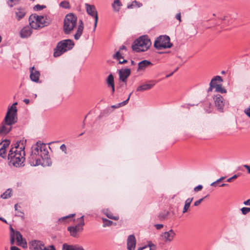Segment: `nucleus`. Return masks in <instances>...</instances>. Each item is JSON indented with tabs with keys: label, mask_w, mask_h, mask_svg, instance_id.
I'll use <instances>...</instances> for the list:
<instances>
[{
	"label": "nucleus",
	"mask_w": 250,
	"mask_h": 250,
	"mask_svg": "<svg viewBox=\"0 0 250 250\" xmlns=\"http://www.w3.org/2000/svg\"><path fill=\"white\" fill-rule=\"evenodd\" d=\"M26 140L18 141L9 151L8 159L10 165L18 167L23 166L25 161V144Z\"/></svg>",
	"instance_id": "f257e3e1"
},
{
	"label": "nucleus",
	"mask_w": 250,
	"mask_h": 250,
	"mask_svg": "<svg viewBox=\"0 0 250 250\" xmlns=\"http://www.w3.org/2000/svg\"><path fill=\"white\" fill-rule=\"evenodd\" d=\"M29 25L33 29H38L49 25L52 21L51 19L47 16H38L33 14L30 16L29 19Z\"/></svg>",
	"instance_id": "f03ea898"
},
{
	"label": "nucleus",
	"mask_w": 250,
	"mask_h": 250,
	"mask_svg": "<svg viewBox=\"0 0 250 250\" xmlns=\"http://www.w3.org/2000/svg\"><path fill=\"white\" fill-rule=\"evenodd\" d=\"M151 45V42L148 37L143 35L134 42L132 48L136 52H145L149 49Z\"/></svg>",
	"instance_id": "7ed1b4c3"
},
{
	"label": "nucleus",
	"mask_w": 250,
	"mask_h": 250,
	"mask_svg": "<svg viewBox=\"0 0 250 250\" xmlns=\"http://www.w3.org/2000/svg\"><path fill=\"white\" fill-rule=\"evenodd\" d=\"M74 44L73 41L70 39L63 40L58 42L54 49V57H60L64 53L70 50L73 48Z\"/></svg>",
	"instance_id": "20e7f679"
},
{
	"label": "nucleus",
	"mask_w": 250,
	"mask_h": 250,
	"mask_svg": "<svg viewBox=\"0 0 250 250\" xmlns=\"http://www.w3.org/2000/svg\"><path fill=\"white\" fill-rule=\"evenodd\" d=\"M77 18L72 13L65 16L63 22V31L65 34H69L76 26Z\"/></svg>",
	"instance_id": "39448f33"
},
{
	"label": "nucleus",
	"mask_w": 250,
	"mask_h": 250,
	"mask_svg": "<svg viewBox=\"0 0 250 250\" xmlns=\"http://www.w3.org/2000/svg\"><path fill=\"white\" fill-rule=\"evenodd\" d=\"M17 103H14L8 109L3 122L8 125H12L17 122V109L16 105Z\"/></svg>",
	"instance_id": "423d86ee"
},
{
	"label": "nucleus",
	"mask_w": 250,
	"mask_h": 250,
	"mask_svg": "<svg viewBox=\"0 0 250 250\" xmlns=\"http://www.w3.org/2000/svg\"><path fill=\"white\" fill-rule=\"evenodd\" d=\"M78 224L75 226H70L67 228V230L69 232L71 236L78 238L79 236V232H82L83 227L84 225V216H82L77 219Z\"/></svg>",
	"instance_id": "0eeeda50"
},
{
	"label": "nucleus",
	"mask_w": 250,
	"mask_h": 250,
	"mask_svg": "<svg viewBox=\"0 0 250 250\" xmlns=\"http://www.w3.org/2000/svg\"><path fill=\"white\" fill-rule=\"evenodd\" d=\"M154 47L157 49L162 48H169L172 46L170 42V38L167 35L160 36L155 40L154 43Z\"/></svg>",
	"instance_id": "6e6552de"
},
{
	"label": "nucleus",
	"mask_w": 250,
	"mask_h": 250,
	"mask_svg": "<svg viewBox=\"0 0 250 250\" xmlns=\"http://www.w3.org/2000/svg\"><path fill=\"white\" fill-rule=\"evenodd\" d=\"M85 8L86 10V12L88 15L91 16V17H93L94 19V28H93V32L95 31L98 21V13L96 10V9L94 5H90L88 3H85Z\"/></svg>",
	"instance_id": "1a4fd4ad"
},
{
	"label": "nucleus",
	"mask_w": 250,
	"mask_h": 250,
	"mask_svg": "<svg viewBox=\"0 0 250 250\" xmlns=\"http://www.w3.org/2000/svg\"><path fill=\"white\" fill-rule=\"evenodd\" d=\"M40 149H41V151H42V160L45 163V161H46L45 166H49L51 165V159L50 158H48V151L47 149L46 148L45 145L43 143H40Z\"/></svg>",
	"instance_id": "9d476101"
},
{
	"label": "nucleus",
	"mask_w": 250,
	"mask_h": 250,
	"mask_svg": "<svg viewBox=\"0 0 250 250\" xmlns=\"http://www.w3.org/2000/svg\"><path fill=\"white\" fill-rule=\"evenodd\" d=\"M28 161L31 166H37L40 165L44 166L45 164L44 162H42L43 161L38 155H36L35 153L32 152L28 158Z\"/></svg>",
	"instance_id": "9b49d317"
},
{
	"label": "nucleus",
	"mask_w": 250,
	"mask_h": 250,
	"mask_svg": "<svg viewBox=\"0 0 250 250\" xmlns=\"http://www.w3.org/2000/svg\"><path fill=\"white\" fill-rule=\"evenodd\" d=\"M176 236L174 231L171 229L167 231H165L161 234L162 240L165 243H170Z\"/></svg>",
	"instance_id": "f8f14e48"
},
{
	"label": "nucleus",
	"mask_w": 250,
	"mask_h": 250,
	"mask_svg": "<svg viewBox=\"0 0 250 250\" xmlns=\"http://www.w3.org/2000/svg\"><path fill=\"white\" fill-rule=\"evenodd\" d=\"M214 103L217 109L221 112H223L225 105V101L223 97L220 94H217L214 97Z\"/></svg>",
	"instance_id": "ddd939ff"
},
{
	"label": "nucleus",
	"mask_w": 250,
	"mask_h": 250,
	"mask_svg": "<svg viewBox=\"0 0 250 250\" xmlns=\"http://www.w3.org/2000/svg\"><path fill=\"white\" fill-rule=\"evenodd\" d=\"M149 83L143 84L139 86L137 89V91L142 92L145 90H148L151 89L157 83L156 81L151 80L149 81Z\"/></svg>",
	"instance_id": "4468645a"
},
{
	"label": "nucleus",
	"mask_w": 250,
	"mask_h": 250,
	"mask_svg": "<svg viewBox=\"0 0 250 250\" xmlns=\"http://www.w3.org/2000/svg\"><path fill=\"white\" fill-rule=\"evenodd\" d=\"M131 71L129 68L120 69L119 71V79L123 82L126 83L127 78L130 75Z\"/></svg>",
	"instance_id": "2eb2a0df"
},
{
	"label": "nucleus",
	"mask_w": 250,
	"mask_h": 250,
	"mask_svg": "<svg viewBox=\"0 0 250 250\" xmlns=\"http://www.w3.org/2000/svg\"><path fill=\"white\" fill-rule=\"evenodd\" d=\"M29 249L30 250H41L44 244L39 240H32L29 243Z\"/></svg>",
	"instance_id": "dca6fc26"
},
{
	"label": "nucleus",
	"mask_w": 250,
	"mask_h": 250,
	"mask_svg": "<svg viewBox=\"0 0 250 250\" xmlns=\"http://www.w3.org/2000/svg\"><path fill=\"white\" fill-rule=\"evenodd\" d=\"M136 244V240L133 234L130 235L127 239V248L128 250H134Z\"/></svg>",
	"instance_id": "f3484780"
},
{
	"label": "nucleus",
	"mask_w": 250,
	"mask_h": 250,
	"mask_svg": "<svg viewBox=\"0 0 250 250\" xmlns=\"http://www.w3.org/2000/svg\"><path fill=\"white\" fill-rule=\"evenodd\" d=\"M32 28L30 25L23 27L20 31V37L21 38H27L30 37L32 33Z\"/></svg>",
	"instance_id": "a211bd4d"
},
{
	"label": "nucleus",
	"mask_w": 250,
	"mask_h": 250,
	"mask_svg": "<svg viewBox=\"0 0 250 250\" xmlns=\"http://www.w3.org/2000/svg\"><path fill=\"white\" fill-rule=\"evenodd\" d=\"M15 18L18 21L22 19L26 14V11L24 8L19 7L15 9Z\"/></svg>",
	"instance_id": "6ab92c4d"
},
{
	"label": "nucleus",
	"mask_w": 250,
	"mask_h": 250,
	"mask_svg": "<svg viewBox=\"0 0 250 250\" xmlns=\"http://www.w3.org/2000/svg\"><path fill=\"white\" fill-rule=\"evenodd\" d=\"M10 143V141L7 140L0 143V156L1 157L3 158H6V148L9 146Z\"/></svg>",
	"instance_id": "aec40b11"
},
{
	"label": "nucleus",
	"mask_w": 250,
	"mask_h": 250,
	"mask_svg": "<svg viewBox=\"0 0 250 250\" xmlns=\"http://www.w3.org/2000/svg\"><path fill=\"white\" fill-rule=\"evenodd\" d=\"M12 125H8L6 123L2 122L0 126V134L5 135L8 134L12 129Z\"/></svg>",
	"instance_id": "412c9836"
},
{
	"label": "nucleus",
	"mask_w": 250,
	"mask_h": 250,
	"mask_svg": "<svg viewBox=\"0 0 250 250\" xmlns=\"http://www.w3.org/2000/svg\"><path fill=\"white\" fill-rule=\"evenodd\" d=\"M153 65V63L146 60H145L141 61L138 63V67L137 71H145L146 67L151 66Z\"/></svg>",
	"instance_id": "4be33fe9"
},
{
	"label": "nucleus",
	"mask_w": 250,
	"mask_h": 250,
	"mask_svg": "<svg viewBox=\"0 0 250 250\" xmlns=\"http://www.w3.org/2000/svg\"><path fill=\"white\" fill-rule=\"evenodd\" d=\"M40 73L39 71L35 70L34 67H32L30 70V77L31 80L35 82H37L39 80Z\"/></svg>",
	"instance_id": "5701e85b"
},
{
	"label": "nucleus",
	"mask_w": 250,
	"mask_h": 250,
	"mask_svg": "<svg viewBox=\"0 0 250 250\" xmlns=\"http://www.w3.org/2000/svg\"><path fill=\"white\" fill-rule=\"evenodd\" d=\"M123 54L120 51H117L115 54L113 55V58L114 59H116L119 61V63L120 64H124L127 62L126 60L124 59L123 61H121V59H123L124 57L123 56Z\"/></svg>",
	"instance_id": "b1692460"
},
{
	"label": "nucleus",
	"mask_w": 250,
	"mask_h": 250,
	"mask_svg": "<svg viewBox=\"0 0 250 250\" xmlns=\"http://www.w3.org/2000/svg\"><path fill=\"white\" fill-rule=\"evenodd\" d=\"M16 240L18 242V245H20V246H22L24 247L23 245H26V242L23 240L22 239V236L20 233V231H16Z\"/></svg>",
	"instance_id": "393cba45"
},
{
	"label": "nucleus",
	"mask_w": 250,
	"mask_h": 250,
	"mask_svg": "<svg viewBox=\"0 0 250 250\" xmlns=\"http://www.w3.org/2000/svg\"><path fill=\"white\" fill-rule=\"evenodd\" d=\"M32 152H33L34 153H35L36 155H38L42 160V151H41V149H40V144L39 142H37L36 143L35 146L32 147Z\"/></svg>",
	"instance_id": "a878e982"
},
{
	"label": "nucleus",
	"mask_w": 250,
	"mask_h": 250,
	"mask_svg": "<svg viewBox=\"0 0 250 250\" xmlns=\"http://www.w3.org/2000/svg\"><path fill=\"white\" fill-rule=\"evenodd\" d=\"M103 213L107 217L110 219L118 220L119 219V217L118 216H114L112 213L108 209H104Z\"/></svg>",
	"instance_id": "bb28decb"
},
{
	"label": "nucleus",
	"mask_w": 250,
	"mask_h": 250,
	"mask_svg": "<svg viewBox=\"0 0 250 250\" xmlns=\"http://www.w3.org/2000/svg\"><path fill=\"white\" fill-rule=\"evenodd\" d=\"M169 214V211L165 210L159 213L157 217L159 220L163 221L167 219Z\"/></svg>",
	"instance_id": "cd10ccee"
},
{
	"label": "nucleus",
	"mask_w": 250,
	"mask_h": 250,
	"mask_svg": "<svg viewBox=\"0 0 250 250\" xmlns=\"http://www.w3.org/2000/svg\"><path fill=\"white\" fill-rule=\"evenodd\" d=\"M193 198L192 197V198H188L186 200L185 203V205H184V208L183 209V211H182L183 213H185L188 211L189 208L190 207V204L193 201Z\"/></svg>",
	"instance_id": "c85d7f7f"
},
{
	"label": "nucleus",
	"mask_w": 250,
	"mask_h": 250,
	"mask_svg": "<svg viewBox=\"0 0 250 250\" xmlns=\"http://www.w3.org/2000/svg\"><path fill=\"white\" fill-rule=\"evenodd\" d=\"M122 5V4L119 0H114L113 3L112 4L114 11L116 12L119 11Z\"/></svg>",
	"instance_id": "c756f323"
},
{
	"label": "nucleus",
	"mask_w": 250,
	"mask_h": 250,
	"mask_svg": "<svg viewBox=\"0 0 250 250\" xmlns=\"http://www.w3.org/2000/svg\"><path fill=\"white\" fill-rule=\"evenodd\" d=\"M83 30V26L82 25H78L76 34L74 35V38L75 40H78L80 39L82 35Z\"/></svg>",
	"instance_id": "7c9ffc66"
},
{
	"label": "nucleus",
	"mask_w": 250,
	"mask_h": 250,
	"mask_svg": "<svg viewBox=\"0 0 250 250\" xmlns=\"http://www.w3.org/2000/svg\"><path fill=\"white\" fill-rule=\"evenodd\" d=\"M106 81L108 87L114 85V77L112 74H110L108 75Z\"/></svg>",
	"instance_id": "2f4dec72"
},
{
	"label": "nucleus",
	"mask_w": 250,
	"mask_h": 250,
	"mask_svg": "<svg viewBox=\"0 0 250 250\" xmlns=\"http://www.w3.org/2000/svg\"><path fill=\"white\" fill-rule=\"evenodd\" d=\"M12 195V190L8 189L5 191L1 195V198L3 199H8L10 198Z\"/></svg>",
	"instance_id": "473e14b6"
},
{
	"label": "nucleus",
	"mask_w": 250,
	"mask_h": 250,
	"mask_svg": "<svg viewBox=\"0 0 250 250\" xmlns=\"http://www.w3.org/2000/svg\"><path fill=\"white\" fill-rule=\"evenodd\" d=\"M215 91L221 93H225L227 92L226 89L222 87L221 84H219L215 87Z\"/></svg>",
	"instance_id": "72a5a7b5"
},
{
	"label": "nucleus",
	"mask_w": 250,
	"mask_h": 250,
	"mask_svg": "<svg viewBox=\"0 0 250 250\" xmlns=\"http://www.w3.org/2000/svg\"><path fill=\"white\" fill-rule=\"evenodd\" d=\"M60 6L64 9H69L70 5L69 2L67 0H63L60 2Z\"/></svg>",
	"instance_id": "f704fd0d"
},
{
	"label": "nucleus",
	"mask_w": 250,
	"mask_h": 250,
	"mask_svg": "<svg viewBox=\"0 0 250 250\" xmlns=\"http://www.w3.org/2000/svg\"><path fill=\"white\" fill-rule=\"evenodd\" d=\"M74 245H68L67 243H64L62 245V250H73Z\"/></svg>",
	"instance_id": "c9c22d12"
},
{
	"label": "nucleus",
	"mask_w": 250,
	"mask_h": 250,
	"mask_svg": "<svg viewBox=\"0 0 250 250\" xmlns=\"http://www.w3.org/2000/svg\"><path fill=\"white\" fill-rule=\"evenodd\" d=\"M102 220L104 223V227L110 226L113 224V222L112 221L109 220L106 218H102Z\"/></svg>",
	"instance_id": "e433bc0d"
},
{
	"label": "nucleus",
	"mask_w": 250,
	"mask_h": 250,
	"mask_svg": "<svg viewBox=\"0 0 250 250\" xmlns=\"http://www.w3.org/2000/svg\"><path fill=\"white\" fill-rule=\"evenodd\" d=\"M75 215V214H71L66 216L62 217L59 219V221L60 222H65L67 219L73 217Z\"/></svg>",
	"instance_id": "4c0bfd02"
},
{
	"label": "nucleus",
	"mask_w": 250,
	"mask_h": 250,
	"mask_svg": "<svg viewBox=\"0 0 250 250\" xmlns=\"http://www.w3.org/2000/svg\"><path fill=\"white\" fill-rule=\"evenodd\" d=\"M45 8H46L45 5H41L38 4L34 6V7H33V10L34 11H40V10H42L43 9Z\"/></svg>",
	"instance_id": "58836bf2"
},
{
	"label": "nucleus",
	"mask_w": 250,
	"mask_h": 250,
	"mask_svg": "<svg viewBox=\"0 0 250 250\" xmlns=\"http://www.w3.org/2000/svg\"><path fill=\"white\" fill-rule=\"evenodd\" d=\"M221 82L223 81V79L222 77L220 76H215L211 80L210 83L211 84H213L214 82Z\"/></svg>",
	"instance_id": "ea45409f"
},
{
	"label": "nucleus",
	"mask_w": 250,
	"mask_h": 250,
	"mask_svg": "<svg viewBox=\"0 0 250 250\" xmlns=\"http://www.w3.org/2000/svg\"><path fill=\"white\" fill-rule=\"evenodd\" d=\"M241 211L243 215H246L250 212V208L243 207L241 208Z\"/></svg>",
	"instance_id": "a19ab883"
},
{
	"label": "nucleus",
	"mask_w": 250,
	"mask_h": 250,
	"mask_svg": "<svg viewBox=\"0 0 250 250\" xmlns=\"http://www.w3.org/2000/svg\"><path fill=\"white\" fill-rule=\"evenodd\" d=\"M132 93H133V92H131V93L129 94V96H128V97L127 99L126 100L124 101H123V102H121V103H119V105H120V107H121V106H124V105H125V104H126L128 103V101H129V99H130V96H131V95L132 94Z\"/></svg>",
	"instance_id": "79ce46f5"
},
{
	"label": "nucleus",
	"mask_w": 250,
	"mask_h": 250,
	"mask_svg": "<svg viewBox=\"0 0 250 250\" xmlns=\"http://www.w3.org/2000/svg\"><path fill=\"white\" fill-rule=\"evenodd\" d=\"M208 196V195L200 199L199 200L195 201L194 203V206H198L201 203V202L204 200V199H205Z\"/></svg>",
	"instance_id": "37998d69"
},
{
	"label": "nucleus",
	"mask_w": 250,
	"mask_h": 250,
	"mask_svg": "<svg viewBox=\"0 0 250 250\" xmlns=\"http://www.w3.org/2000/svg\"><path fill=\"white\" fill-rule=\"evenodd\" d=\"M41 250H56L55 247L53 245H50L46 247L42 248Z\"/></svg>",
	"instance_id": "c03bdc74"
},
{
	"label": "nucleus",
	"mask_w": 250,
	"mask_h": 250,
	"mask_svg": "<svg viewBox=\"0 0 250 250\" xmlns=\"http://www.w3.org/2000/svg\"><path fill=\"white\" fill-rule=\"evenodd\" d=\"M239 177V174H235L231 177L227 179V181L228 182H231L233 180Z\"/></svg>",
	"instance_id": "a18cd8bd"
},
{
	"label": "nucleus",
	"mask_w": 250,
	"mask_h": 250,
	"mask_svg": "<svg viewBox=\"0 0 250 250\" xmlns=\"http://www.w3.org/2000/svg\"><path fill=\"white\" fill-rule=\"evenodd\" d=\"M16 216L23 217V216H24V213L23 212L21 211H20V210H19L18 209L17 210H16Z\"/></svg>",
	"instance_id": "49530a36"
},
{
	"label": "nucleus",
	"mask_w": 250,
	"mask_h": 250,
	"mask_svg": "<svg viewBox=\"0 0 250 250\" xmlns=\"http://www.w3.org/2000/svg\"><path fill=\"white\" fill-rule=\"evenodd\" d=\"M73 250H84L83 247L78 245H74Z\"/></svg>",
	"instance_id": "de8ad7c7"
},
{
	"label": "nucleus",
	"mask_w": 250,
	"mask_h": 250,
	"mask_svg": "<svg viewBox=\"0 0 250 250\" xmlns=\"http://www.w3.org/2000/svg\"><path fill=\"white\" fill-rule=\"evenodd\" d=\"M203 188V186L201 185H199L194 188V191L195 192H198L201 190Z\"/></svg>",
	"instance_id": "09e8293b"
},
{
	"label": "nucleus",
	"mask_w": 250,
	"mask_h": 250,
	"mask_svg": "<svg viewBox=\"0 0 250 250\" xmlns=\"http://www.w3.org/2000/svg\"><path fill=\"white\" fill-rule=\"evenodd\" d=\"M60 149L62 150V151L64 152L65 154H66V147L64 144H62L60 146Z\"/></svg>",
	"instance_id": "8fccbe9b"
},
{
	"label": "nucleus",
	"mask_w": 250,
	"mask_h": 250,
	"mask_svg": "<svg viewBox=\"0 0 250 250\" xmlns=\"http://www.w3.org/2000/svg\"><path fill=\"white\" fill-rule=\"evenodd\" d=\"M15 242V235L12 233L10 234V243L11 244H14Z\"/></svg>",
	"instance_id": "3c124183"
},
{
	"label": "nucleus",
	"mask_w": 250,
	"mask_h": 250,
	"mask_svg": "<svg viewBox=\"0 0 250 250\" xmlns=\"http://www.w3.org/2000/svg\"><path fill=\"white\" fill-rule=\"evenodd\" d=\"M147 246V247H149L150 249L149 250H151V249L152 248H155L156 247V246L155 245H154V244H153L151 242L149 241L148 242V244L147 245H146Z\"/></svg>",
	"instance_id": "603ef678"
},
{
	"label": "nucleus",
	"mask_w": 250,
	"mask_h": 250,
	"mask_svg": "<svg viewBox=\"0 0 250 250\" xmlns=\"http://www.w3.org/2000/svg\"><path fill=\"white\" fill-rule=\"evenodd\" d=\"M175 18L178 20L180 22L181 21V15L180 13H177L175 15Z\"/></svg>",
	"instance_id": "864d4df0"
},
{
	"label": "nucleus",
	"mask_w": 250,
	"mask_h": 250,
	"mask_svg": "<svg viewBox=\"0 0 250 250\" xmlns=\"http://www.w3.org/2000/svg\"><path fill=\"white\" fill-rule=\"evenodd\" d=\"M245 112L248 117L250 118V105L249 108L245 110Z\"/></svg>",
	"instance_id": "5fc2aeb1"
},
{
	"label": "nucleus",
	"mask_w": 250,
	"mask_h": 250,
	"mask_svg": "<svg viewBox=\"0 0 250 250\" xmlns=\"http://www.w3.org/2000/svg\"><path fill=\"white\" fill-rule=\"evenodd\" d=\"M155 227L157 229H160L163 227V224H156L154 225Z\"/></svg>",
	"instance_id": "6e6d98bb"
},
{
	"label": "nucleus",
	"mask_w": 250,
	"mask_h": 250,
	"mask_svg": "<svg viewBox=\"0 0 250 250\" xmlns=\"http://www.w3.org/2000/svg\"><path fill=\"white\" fill-rule=\"evenodd\" d=\"M213 88H215V87H214V85H213V84H211V83H210L209 87L208 88V92H210L212 91Z\"/></svg>",
	"instance_id": "4d7b16f0"
},
{
	"label": "nucleus",
	"mask_w": 250,
	"mask_h": 250,
	"mask_svg": "<svg viewBox=\"0 0 250 250\" xmlns=\"http://www.w3.org/2000/svg\"><path fill=\"white\" fill-rule=\"evenodd\" d=\"M243 167L248 170V173L250 174V166L244 165Z\"/></svg>",
	"instance_id": "13d9d810"
},
{
	"label": "nucleus",
	"mask_w": 250,
	"mask_h": 250,
	"mask_svg": "<svg viewBox=\"0 0 250 250\" xmlns=\"http://www.w3.org/2000/svg\"><path fill=\"white\" fill-rule=\"evenodd\" d=\"M134 6H135V5H134V1L132 3L128 4L127 7L128 9H130V8H133L134 7Z\"/></svg>",
	"instance_id": "bf43d9fd"
},
{
	"label": "nucleus",
	"mask_w": 250,
	"mask_h": 250,
	"mask_svg": "<svg viewBox=\"0 0 250 250\" xmlns=\"http://www.w3.org/2000/svg\"><path fill=\"white\" fill-rule=\"evenodd\" d=\"M125 50V51H126V50H127L126 47L125 45H122L120 47L119 50L118 51H120V52H121V51L122 50Z\"/></svg>",
	"instance_id": "052dcab7"
},
{
	"label": "nucleus",
	"mask_w": 250,
	"mask_h": 250,
	"mask_svg": "<svg viewBox=\"0 0 250 250\" xmlns=\"http://www.w3.org/2000/svg\"><path fill=\"white\" fill-rule=\"evenodd\" d=\"M225 178H226V177L222 176L221 178H220L219 179L217 180L216 182L217 183H219L223 181Z\"/></svg>",
	"instance_id": "680f3d73"
},
{
	"label": "nucleus",
	"mask_w": 250,
	"mask_h": 250,
	"mask_svg": "<svg viewBox=\"0 0 250 250\" xmlns=\"http://www.w3.org/2000/svg\"><path fill=\"white\" fill-rule=\"evenodd\" d=\"M134 5H136L138 7H140L142 6V4L140 2H137L136 1H134Z\"/></svg>",
	"instance_id": "e2e57ef3"
},
{
	"label": "nucleus",
	"mask_w": 250,
	"mask_h": 250,
	"mask_svg": "<svg viewBox=\"0 0 250 250\" xmlns=\"http://www.w3.org/2000/svg\"><path fill=\"white\" fill-rule=\"evenodd\" d=\"M244 204L246 206H250V199L244 201Z\"/></svg>",
	"instance_id": "0e129e2a"
},
{
	"label": "nucleus",
	"mask_w": 250,
	"mask_h": 250,
	"mask_svg": "<svg viewBox=\"0 0 250 250\" xmlns=\"http://www.w3.org/2000/svg\"><path fill=\"white\" fill-rule=\"evenodd\" d=\"M10 249L11 250H21L18 247L16 246H12Z\"/></svg>",
	"instance_id": "69168bd1"
},
{
	"label": "nucleus",
	"mask_w": 250,
	"mask_h": 250,
	"mask_svg": "<svg viewBox=\"0 0 250 250\" xmlns=\"http://www.w3.org/2000/svg\"><path fill=\"white\" fill-rule=\"evenodd\" d=\"M23 102H24L26 104H28L29 103V102H30L29 100V99H24V100H23Z\"/></svg>",
	"instance_id": "338daca9"
},
{
	"label": "nucleus",
	"mask_w": 250,
	"mask_h": 250,
	"mask_svg": "<svg viewBox=\"0 0 250 250\" xmlns=\"http://www.w3.org/2000/svg\"><path fill=\"white\" fill-rule=\"evenodd\" d=\"M147 248V246H145L143 247H140L138 250H143Z\"/></svg>",
	"instance_id": "774afa93"
}]
</instances>
